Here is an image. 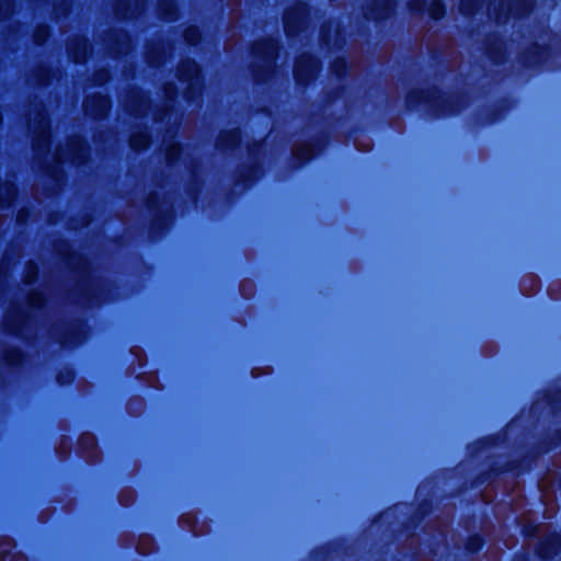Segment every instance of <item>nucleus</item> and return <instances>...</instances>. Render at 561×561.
Segmentation results:
<instances>
[{
    "mask_svg": "<svg viewBox=\"0 0 561 561\" xmlns=\"http://www.w3.org/2000/svg\"><path fill=\"white\" fill-rule=\"evenodd\" d=\"M48 36V28L46 26H39L34 33V39L36 43H43Z\"/></svg>",
    "mask_w": 561,
    "mask_h": 561,
    "instance_id": "obj_21",
    "label": "nucleus"
},
{
    "mask_svg": "<svg viewBox=\"0 0 561 561\" xmlns=\"http://www.w3.org/2000/svg\"><path fill=\"white\" fill-rule=\"evenodd\" d=\"M179 152H180V146L178 144L169 145V147L167 149V159L169 161L174 160Z\"/></svg>",
    "mask_w": 561,
    "mask_h": 561,
    "instance_id": "obj_23",
    "label": "nucleus"
},
{
    "mask_svg": "<svg viewBox=\"0 0 561 561\" xmlns=\"http://www.w3.org/2000/svg\"><path fill=\"white\" fill-rule=\"evenodd\" d=\"M293 153L297 159L307 161L313 156V148L309 144H298L295 146Z\"/></svg>",
    "mask_w": 561,
    "mask_h": 561,
    "instance_id": "obj_13",
    "label": "nucleus"
},
{
    "mask_svg": "<svg viewBox=\"0 0 561 561\" xmlns=\"http://www.w3.org/2000/svg\"><path fill=\"white\" fill-rule=\"evenodd\" d=\"M392 7L393 0H374V5L367 15L370 19H382L390 13Z\"/></svg>",
    "mask_w": 561,
    "mask_h": 561,
    "instance_id": "obj_8",
    "label": "nucleus"
},
{
    "mask_svg": "<svg viewBox=\"0 0 561 561\" xmlns=\"http://www.w3.org/2000/svg\"><path fill=\"white\" fill-rule=\"evenodd\" d=\"M15 196V187L7 183L0 190V204L1 205H9L11 201Z\"/></svg>",
    "mask_w": 561,
    "mask_h": 561,
    "instance_id": "obj_15",
    "label": "nucleus"
},
{
    "mask_svg": "<svg viewBox=\"0 0 561 561\" xmlns=\"http://www.w3.org/2000/svg\"><path fill=\"white\" fill-rule=\"evenodd\" d=\"M179 78L190 83V88L199 84V69L194 60L186 59L179 66Z\"/></svg>",
    "mask_w": 561,
    "mask_h": 561,
    "instance_id": "obj_6",
    "label": "nucleus"
},
{
    "mask_svg": "<svg viewBox=\"0 0 561 561\" xmlns=\"http://www.w3.org/2000/svg\"><path fill=\"white\" fill-rule=\"evenodd\" d=\"M277 45L273 39H264L255 43L253 55L263 62L264 67H270L276 57Z\"/></svg>",
    "mask_w": 561,
    "mask_h": 561,
    "instance_id": "obj_5",
    "label": "nucleus"
},
{
    "mask_svg": "<svg viewBox=\"0 0 561 561\" xmlns=\"http://www.w3.org/2000/svg\"><path fill=\"white\" fill-rule=\"evenodd\" d=\"M85 112L94 117H102L108 111V100L103 95L89 96L84 101Z\"/></svg>",
    "mask_w": 561,
    "mask_h": 561,
    "instance_id": "obj_7",
    "label": "nucleus"
},
{
    "mask_svg": "<svg viewBox=\"0 0 561 561\" xmlns=\"http://www.w3.org/2000/svg\"><path fill=\"white\" fill-rule=\"evenodd\" d=\"M24 314L20 308H14L10 310L4 320V324L10 331H18L20 328V322L23 320Z\"/></svg>",
    "mask_w": 561,
    "mask_h": 561,
    "instance_id": "obj_12",
    "label": "nucleus"
},
{
    "mask_svg": "<svg viewBox=\"0 0 561 561\" xmlns=\"http://www.w3.org/2000/svg\"><path fill=\"white\" fill-rule=\"evenodd\" d=\"M425 102L431 106L439 110L443 113H451L457 111V107L454 106L451 100L447 96H443L437 93H428L420 90H414L410 93L408 102L413 105L416 102Z\"/></svg>",
    "mask_w": 561,
    "mask_h": 561,
    "instance_id": "obj_1",
    "label": "nucleus"
},
{
    "mask_svg": "<svg viewBox=\"0 0 561 561\" xmlns=\"http://www.w3.org/2000/svg\"><path fill=\"white\" fill-rule=\"evenodd\" d=\"M427 11L433 19H439L444 15V5L439 0L430 3Z\"/></svg>",
    "mask_w": 561,
    "mask_h": 561,
    "instance_id": "obj_18",
    "label": "nucleus"
},
{
    "mask_svg": "<svg viewBox=\"0 0 561 561\" xmlns=\"http://www.w3.org/2000/svg\"><path fill=\"white\" fill-rule=\"evenodd\" d=\"M160 13L168 20H173L175 16V5L171 0H164L159 5Z\"/></svg>",
    "mask_w": 561,
    "mask_h": 561,
    "instance_id": "obj_17",
    "label": "nucleus"
},
{
    "mask_svg": "<svg viewBox=\"0 0 561 561\" xmlns=\"http://www.w3.org/2000/svg\"><path fill=\"white\" fill-rule=\"evenodd\" d=\"M319 70V64L310 55H302L295 66V78L298 83L305 84L312 80Z\"/></svg>",
    "mask_w": 561,
    "mask_h": 561,
    "instance_id": "obj_2",
    "label": "nucleus"
},
{
    "mask_svg": "<svg viewBox=\"0 0 561 561\" xmlns=\"http://www.w3.org/2000/svg\"><path fill=\"white\" fill-rule=\"evenodd\" d=\"M69 51L76 62H83L88 54V44L85 39H77L69 45Z\"/></svg>",
    "mask_w": 561,
    "mask_h": 561,
    "instance_id": "obj_10",
    "label": "nucleus"
},
{
    "mask_svg": "<svg viewBox=\"0 0 561 561\" xmlns=\"http://www.w3.org/2000/svg\"><path fill=\"white\" fill-rule=\"evenodd\" d=\"M130 110L133 112H135L136 114H141L142 113L141 108H136L134 105L130 106Z\"/></svg>",
    "mask_w": 561,
    "mask_h": 561,
    "instance_id": "obj_26",
    "label": "nucleus"
},
{
    "mask_svg": "<svg viewBox=\"0 0 561 561\" xmlns=\"http://www.w3.org/2000/svg\"><path fill=\"white\" fill-rule=\"evenodd\" d=\"M346 68V62L344 59H336L333 64H332V70L337 75V76H341L342 72L345 70Z\"/></svg>",
    "mask_w": 561,
    "mask_h": 561,
    "instance_id": "obj_24",
    "label": "nucleus"
},
{
    "mask_svg": "<svg viewBox=\"0 0 561 561\" xmlns=\"http://www.w3.org/2000/svg\"><path fill=\"white\" fill-rule=\"evenodd\" d=\"M12 8L11 0H0V19L10 14Z\"/></svg>",
    "mask_w": 561,
    "mask_h": 561,
    "instance_id": "obj_22",
    "label": "nucleus"
},
{
    "mask_svg": "<svg viewBox=\"0 0 561 561\" xmlns=\"http://www.w3.org/2000/svg\"><path fill=\"white\" fill-rule=\"evenodd\" d=\"M149 144V137L146 131L135 133L130 137V146L135 150L145 149Z\"/></svg>",
    "mask_w": 561,
    "mask_h": 561,
    "instance_id": "obj_14",
    "label": "nucleus"
},
{
    "mask_svg": "<svg viewBox=\"0 0 561 561\" xmlns=\"http://www.w3.org/2000/svg\"><path fill=\"white\" fill-rule=\"evenodd\" d=\"M41 301H42V297L39 294L34 293L30 296V302L32 306H34V307L39 306Z\"/></svg>",
    "mask_w": 561,
    "mask_h": 561,
    "instance_id": "obj_25",
    "label": "nucleus"
},
{
    "mask_svg": "<svg viewBox=\"0 0 561 561\" xmlns=\"http://www.w3.org/2000/svg\"><path fill=\"white\" fill-rule=\"evenodd\" d=\"M118 42H119V46L117 48H115V54H123V53L127 51L129 48V39H128L127 35L119 34Z\"/></svg>",
    "mask_w": 561,
    "mask_h": 561,
    "instance_id": "obj_20",
    "label": "nucleus"
},
{
    "mask_svg": "<svg viewBox=\"0 0 561 561\" xmlns=\"http://www.w3.org/2000/svg\"><path fill=\"white\" fill-rule=\"evenodd\" d=\"M302 16V9L298 8L296 10H291L286 12L284 18L285 28L288 34H294L298 28V23L300 22V18Z\"/></svg>",
    "mask_w": 561,
    "mask_h": 561,
    "instance_id": "obj_9",
    "label": "nucleus"
},
{
    "mask_svg": "<svg viewBox=\"0 0 561 561\" xmlns=\"http://www.w3.org/2000/svg\"><path fill=\"white\" fill-rule=\"evenodd\" d=\"M56 157L59 161L81 163L85 157V147L83 141L80 138L71 139L66 149H60L56 152Z\"/></svg>",
    "mask_w": 561,
    "mask_h": 561,
    "instance_id": "obj_3",
    "label": "nucleus"
},
{
    "mask_svg": "<svg viewBox=\"0 0 561 561\" xmlns=\"http://www.w3.org/2000/svg\"><path fill=\"white\" fill-rule=\"evenodd\" d=\"M239 131L230 130L220 136V145L225 148L232 147L239 142Z\"/></svg>",
    "mask_w": 561,
    "mask_h": 561,
    "instance_id": "obj_16",
    "label": "nucleus"
},
{
    "mask_svg": "<svg viewBox=\"0 0 561 561\" xmlns=\"http://www.w3.org/2000/svg\"><path fill=\"white\" fill-rule=\"evenodd\" d=\"M31 128L34 134V144L37 152H41L46 148L48 142V123L46 121V116L42 113H38L37 117L34 118L31 124Z\"/></svg>",
    "mask_w": 561,
    "mask_h": 561,
    "instance_id": "obj_4",
    "label": "nucleus"
},
{
    "mask_svg": "<svg viewBox=\"0 0 561 561\" xmlns=\"http://www.w3.org/2000/svg\"><path fill=\"white\" fill-rule=\"evenodd\" d=\"M416 3L420 5L419 10H423L424 2L417 1Z\"/></svg>",
    "mask_w": 561,
    "mask_h": 561,
    "instance_id": "obj_27",
    "label": "nucleus"
},
{
    "mask_svg": "<svg viewBox=\"0 0 561 561\" xmlns=\"http://www.w3.org/2000/svg\"><path fill=\"white\" fill-rule=\"evenodd\" d=\"M199 38V31L198 28L194 27V26H191V27H187L185 31H184V39L188 43V44H195Z\"/></svg>",
    "mask_w": 561,
    "mask_h": 561,
    "instance_id": "obj_19",
    "label": "nucleus"
},
{
    "mask_svg": "<svg viewBox=\"0 0 561 561\" xmlns=\"http://www.w3.org/2000/svg\"><path fill=\"white\" fill-rule=\"evenodd\" d=\"M560 547V538L557 535L548 537L540 546L539 552L543 558L552 557Z\"/></svg>",
    "mask_w": 561,
    "mask_h": 561,
    "instance_id": "obj_11",
    "label": "nucleus"
}]
</instances>
